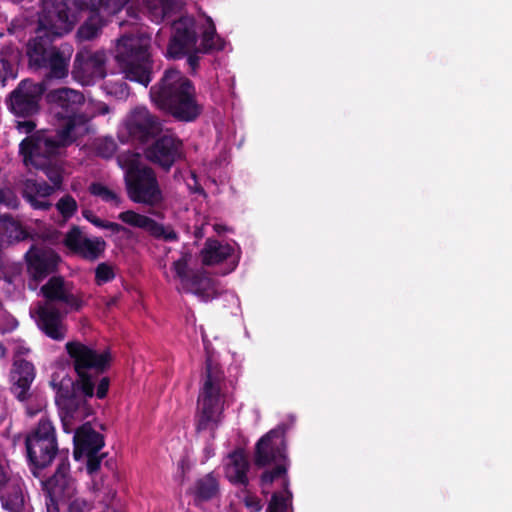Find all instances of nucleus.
Here are the masks:
<instances>
[{
    "instance_id": "34",
    "label": "nucleus",
    "mask_w": 512,
    "mask_h": 512,
    "mask_svg": "<svg viewBox=\"0 0 512 512\" xmlns=\"http://www.w3.org/2000/svg\"><path fill=\"white\" fill-rule=\"evenodd\" d=\"M88 191L91 195L101 198L106 203L114 204L116 207H119L122 203L121 198L116 192L100 182L91 183Z\"/></svg>"
},
{
    "instance_id": "27",
    "label": "nucleus",
    "mask_w": 512,
    "mask_h": 512,
    "mask_svg": "<svg viewBox=\"0 0 512 512\" xmlns=\"http://www.w3.org/2000/svg\"><path fill=\"white\" fill-rule=\"evenodd\" d=\"M189 493L194 497L196 504L210 501L220 493V484L217 476L210 472L195 480Z\"/></svg>"
},
{
    "instance_id": "22",
    "label": "nucleus",
    "mask_w": 512,
    "mask_h": 512,
    "mask_svg": "<svg viewBox=\"0 0 512 512\" xmlns=\"http://www.w3.org/2000/svg\"><path fill=\"white\" fill-rule=\"evenodd\" d=\"M54 192V186L47 184L46 181L27 178L21 182L22 197L35 210L46 211L50 209L51 203L46 200Z\"/></svg>"
},
{
    "instance_id": "12",
    "label": "nucleus",
    "mask_w": 512,
    "mask_h": 512,
    "mask_svg": "<svg viewBox=\"0 0 512 512\" xmlns=\"http://www.w3.org/2000/svg\"><path fill=\"white\" fill-rule=\"evenodd\" d=\"M106 54L104 51H93L83 47L77 51L72 74L83 84L94 83L106 76Z\"/></svg>"
},
{
    "instance_id": "55",
    "label": "nucleus",
    "mask_w": 512,
    "mask_h": 512,
    "mask_svg": "<svg viewBox=\"0 0 512 512\" xmlns=\"http://www.w3.org/2000/svg\"><path fill=\"white\" fill-rule=\"evenodd\" d=\"M63 426H64V428H66V423H65V422H63ZM65 431H67V432H68V430H67V429H65Z\"/></svg>"
},
{
    "instance_id": "18",
    "label": "nucleus",
    "mask_w": 512,
    "mask_h": 512,
    "mask_svg": "<svg viewBox=\"0 0 512 512\" xmlns=\"http://www.w3.org/2000/svg\"><path fill=\"white\" fill-rule=\"evenodd\" d=\"M118 219L127 225L145 230L150 236L158 240L175 242L179 238L177 232L171 226H164L156 220L133 210L119 213Z\"/></svg>"
},
{
    "instance_id": "42",
    "label": "nucleus",
    "mask_w": 512,
    "mask_h": 512,
    "mask_svg": "<svg viewBox=\"0 0 512 512\" xmlns=\"http://www.w3.org/2000/svg\"><path fill=\"white\" fill-rule=\"evenodd\" d=\"M7 51L5 49L1 50L0 53V71L4 73V78H14V68L13 64L6 57Z\"/></svg>"
},
{
    "instance_id": "30",
    "label": "nucleus",
    "mask_w": 512,
    "mask_h": 512,
    "mask_svg": "<svg viewBox=\"0 0 512 512\" xmlns=\"http://www.w3.org/2000/svg\"><path fill=\"white\" fill-rule=\"evenodd\" d=\"M197 47L201 54H210L213 51H221L225 48V41L217 35L216 27L211 18H208V26L202 32L201 41Z\"/></svg>"
},
{
    "instance_id": "15",
    "label": "nucleus",
    "mask_w": 512,
    "mask_h": 512,
    "mask_svg": "<svg viewBox=\"0 0 512 512\" xmlns=\"http://www.w3.org/2000/svg\"><path fill=\"white\" fill-rule=\"evenodd\" d=\"M41 486L45 494L47 512H59L58 500L69 497L72 489V478L69 476V465L66 459L53 475L46 480H41Z\"/></svg>"
},
{
    "instance_id": "19",
    "label": "nucleus",
    "mask_w": 512,
    "mask_h": 512,
    "mask_svg": "<svg viewBox=\"0 0 512 512\" xmlns=\"http://www.w3.org/2000/svg\"><path fill=\"white\" fill-rule=\"evenodd\" d=\"M41 294L47 301V305L53 303H62L66 306L65 313L68 311H79L83 307V300L71 293L63 276H52L41 287Z\"/></svg>"
},
{
    "instance_id": "44",
    "label": "nucleus",
    "mask_w": 512,
    "mask_h": 512,
    "mask_svg": "<svg viewBox=\"0 0 512 512\" xmlns=\"http://www.w3.org/2000/svg\"><path fill=\"white\" fill-rule=\"evenodd\" d=\"M99 228L108 229L114 234H118L121 232H124V233L129 232V230L125 226H123L119 223H116V222H110V221H106V220H102V225H100Z\"/></svg>"
},
{
    "instance_id": "38",
    "label": "nucleus",
    "mask_w": 512,
    "mask_h": 512,
    "mask_svg": "<svg viewBox=\"0 0 512 512\" xmlns=\"http://www.w3.org/2000/svg\"><path fill=\"white\" fill-rule=\"evenodd\" d=\"M115 278V273L111 265L102 262L95 269V283L98 286L111 282Z\"/></svg>"
},
{
    "instance_id": "4",
    "label": "nucleus",
    "mask_w": 512,
    "mask_h": 512,
    "mask_svg": "<svg viewBox=\"0 0 512 512\" xmlns=\"http://www.w3.org/2000/svg\"><path fill=\"white\" fill-rule=\"evenodd\" d=\"M150 98L159 110L179 122H194L203 112L193 82L176 69L164 72L160 81L151 87Z\"/></svg>"
},
{
    "instance_id": "53",
    "label": "nucleus",
    "mask_w": 512,
    "mask_h": 512,
    "mask_svg": "<svg viewBox=\"0 0 512 512\" xmlns=\"http://www.w3.org/2000/svg\"><path fill=\"white\" fill-rule=\"evenodd\" d=\"M0 350H1L2 352H4V351H5V348H4V346H3L2 344H0Z\"/></svg>"
},
{
    "instance_id": "51",
    "label": "nucleus",
    "mask_w": 512,
    "mask_h": 512,
    "mask_svg": "<svg viewBox=\"0 0 512 512\" xmlns=\"http://www.w3.org/2000/svg\"><path fill=\"white\" fill-rule=\"evenodd\" d=\"M112 2H114L115 5H124L126 4L129 0H111Z\"/></svg>"
},
{
    "instance_id": "21",
    "label": "nucleus",
    "mask_w": 512,
    "mask_h": 512,
    "mask_svg": "<svg viewBox=\"0 0 512 512\" xmlns=\"http://www.w3.org/2000/svg\"><path fill=\"white\" fill-rule=\"evenodd\" d=\"M74 458L80 460L84 454L99 453L104 447V436L94 430L89 423L80 426L73 436Z\"/></svg>"
},
{
    "instance_id": "13",
    "label": "nucleus",
    "mask_w": 512,
    "mask_h": 512,
    "mask_svg": "<svg viewBox=\"0 0 512 512\" xmlns=\"http://www.w3.org/2000/svg\"><path fill=\"white\" fill-rule=\"evenodd\" d=\"M128 135L140 143H147L162 131V123L146 107H135L124 121Z\"/></svg>"
},
{
    "instance_id": "40",
    "label": "nucleus",
    "mask_w": 512,
    "mask_h": 512,
    "mask_svg": "<svg viewBox=\"0 0 512 512\" xmlns=\"http://www.w3.org/2000/svg\"><path fill=\"white\" fill-rule=\"evenodd\" d=\"M188 260L189 255L183 254L181 258L173 262V270L176 276L181 280L182 284H184L191 275L188 274Z\"/></svg>"
},
{
    "instance_id": "8",
    "label": "nucleus",
    "mask_w": 512,
    "mask_h": 512,
    "mask_svg": "<svg viewBox=\"0 0 512 512\" xmlns=\"http://www.w3.org/2000/svg\"><path fill=\"white\" fill-rule=\"evenodd\" d=\"M115 58L126 79L145 87L152 81V60L146 39L122 36L117 43Z\"/></svg>"
},
{
    "instance_id": "46",
    "label": "nucleus",
    "mask_w": 512,
    "mask_h": 512,
    "mask_svg": "<svg viewBox=\"0 0 512 512\" xmlns=\"http://www.w3.org/2000/svg\"><path fill=\"white\" fill-rule=\"evenodd\" d=\"M82 216L87 220L89 221L91 224H93L94 226L96 227H100V225H102V219L97 217L93 211L89 210V209H83L82 210Z\"/></svg>"
},
{
    "instance_id": "17",
    "label": "nucleus",
    "mask_w": 512,
    "mask_h": 512,
    "mask_svg": "<svg viewBox=\"0 0 512 512\" xmlns=\"http://www.w3.org/2000/svg\"><path fill=\"white\" fill-rule=\"evenodd\" d=\"M36 377L34 364L15 355L10 370V392L20 402L28 401L31 396V385Z\"/></svg>"
},
{
    "instance_id": "26",
    "label": "nucleus",
    "mask_w": 512,
    "mask_h": 512,
    "mask_svg": "<svg viewBox=\"0 0 512 512\" xmlns=\"http://www.w3.org/2000/svg\"><path fill=\"white\" fill-rule=\"evenodd\" d=\"M186 292L195 294L204 302H208L217 297V291L213 280L204 272H194L190 278L183 284Z\"/></svg>"
},
{
    "instance_id": "7",
    "label": "nucleus",
    "mask_w": 512,
    "mask_h": 512,
    "mask_svg": "<svg viewBox=\"0 0 512 512\" xmlns=\"http://www.w3.org/2000/svg\"><path fill=\"white\" fill-rule=\"evenodd\" d=\"M288 427L285 424L278 425L263 435L255 445L254 464L258 468H264L271 464L275 467L265 470L260 477L261 486L272 484L276 479L284 477L289 466L287 454L286 433Z\"/></svg>"
},
{
    "instance_id": "54",
    "label": "nucleus",
    "mask_w": 512,
    "mask_h": 512,
    "mask_svg": "<svg viewBox=\"0 0 512 512\" xmlns=\"http://www.w3.org/2000/svg\"><path fill=\"white\" fill-rule=\"evenodd\" d=\"M237 266V262L234 263L233 267L231 268V270H234Z\"/></svg>"
},
{
    "instance_id": "32",
    "label": "nucleus",
    "mask_w": 512,
    "mask_h": 512,
    "mask_svg": "<svg viewBox=\"0 0 512 512\" xmlns=\"http://www.w3.org/2000/svg\"><path fill=\"white\" fill-rule=\"evenodd\" d=\"M234 476L233 481L243 486L248 485L247 472L249 469V463L246 459L245 454L242 451H234L230 454Z\"/></svg>"
},
{
    "instance_id": "28",
    "label": "nucleus",
    "mask_w": 512,
    "mask_h": 512,
    "mask_svg": "<svg viewBox=\"0 0 512 512\" xmlns=\"http://www.w3.org/2000/svg\"><path fill=\"white\" fill-rule=\"evenodd\" d=\"M234 248L230 244H222L216 239H207L200 252L202 264L212 266L228 259Z\"/></svg>"
},
{
    "instance_id": "6",
    "label": "nucleus",
    "mask_w": 512,
    "mask_h": 512,
    "mask_svg": "<svg viewBox=\"0 0 512 512\" xmlns=\"http://www.w3.org/2000/svg\"><path fill=\"white\" fill-rule=\"evenodd\" d=\"M224 372L220 365L208 356L205 361L204 382L198 397L196 432L209 430L212 438L221 422V389Z\"/></svg>"
},
{
    "instance_id": "39",
    "label": "nucleus",
    "mask_w": 512,
    "mask_h": 512,
    "mask_svg": "<svg viewBox=\"0 0 512 512\" xmlns=\"http://www.w3.org/2000/svg\"><path fill=\"white\" fill-rule=\"evenodd\" d=\"M20 200L13 189L0 187V206L15 210L19 207Z\"/></svg>"
},
{
    "instance_id": "31",
    "label": "nucleus",
    "mask_w": 512,
    "mask_h": 512,
    "mask_svg": "<svg viewBox=\"0 0 512 512\" xmlns=\"http://www.w3.org/2000/svg\"><path fill=\"white\" fill-rule=\"evenodd\" d=\"M150 19L155 23L162 22L177 8V0H143Z\"/></svg>"
},
{
    "instance_id": "49",
    "label": "nucleus",
    "mask_w": 512,
    "mask_h": 512,
    "mask_svg": "<svg viewBox=\"0 0 512 512\" xmlns=\"http://www.w3.org/2000/svg\"><path fill=\"white\" fill-rule=\"evenodd\" d=\"M164 171H169L174 162H157Z\"/></svg>"
},
{
    "instance_id": "35",
    "label": "nucleus",
    "mask_w": 512,
    "mask_h": 512,
    "mask_svg": "<svg viewBox=\"0 0 512 512\" xmlns=\"http://www.w3.org/2000/svg\"><path fill=\"white\" fill-rule=\"evenodd\" d=\"M77 208V202L70 194L64 195L56 203V209L64 220H69L72 218L76 213Z\"/></svg>"
},
{
    "instance_id": "1",
    "label": "nucleus",
    "mask_w": 512,
    "mask_h": 512,
    "mask_svg": "<svg viewBox=\"0 0 512 512\" xmlns=\"http://www.w3.org/2000/svg\"><path fill=\"white\" fill-rule=\"evenodd\" d=\"M65 350L72 360L77 379L66 376L58 384L53 379L52 384L57 389L55 401L58 407L67 416L76 417L86 409L87 398L107 396L110 379L107 376L98 378L110 368L112 355L108 348L99 353L80 341L67 342Z\"/></svg>"
},
{
    "instance_id": "41",
    "label": "nucleus",
    "mask_w": 512,
    "mask_h": 512,
    "mask_svg": "<svg viewBox=\"0 0 512 512\" xmlns=\"http://www.w3.org/2000/svg\"><path fill=\"white\" fill-rule=\"evenodd\" d=\"M106 455V453L99 455V453L91 452L83 455L86 458V471L89 475H94L100 469L102 460Z\"/></svg>"
},
{
    "instance_id": "36",
    "label": "nucleus",
    "mask_w": 512,
    "mask_h": 512,
    "mask_svg": "<svg viewBox=\"0 0 512 512\" xmlns=\"http://www.w3.org/2000/svg\"><path fill=\"white\" fill-rule=\"evenodd\" d=\"M39 162H30L35 168H42L49 180L53 183L55 187H59L62 184V174L60 170L56 167L58 162H41L45 165H38ZM24 164L28 165L29 162H24Z\"/></svg>"
},
{
    "instance_id": "29",
    "label": "nucleus",
    "mask_w": 512,
    "mask_h": 512,
    "mask_svg": "<svg viewBox=\"0 0 512 512\" xmlns=\"http://www.w3.org/2000/svg\"><path fill=\"white\" fill-rule=\"evenodd\" d=\"M0 234L5 236L8 242H20L29 238L28 231L11 215L0 216Z\"/></svg>"
},
{
    "instance_id": "24",
    "label": "nucleus",
    "mask_w": 512,
    "mask_h": 512,
    "mask_svg": "<svg viewBox=\"0 0 512 512\" xmlns=\"http://www.w3.org/2000/svg\"><path fill=\"white\" fill-rule=\"evenodd\" d=\"M38 326L49 338L61 341L65 338L66 329L62 323V314L52 305L38 309Z\"/></svg>"
},
{
    "instance_id": "23",
    "label": "nucleus",
    "mask_w": 512,
    "mask_h": 512,
    "mask_svg": "<svg viewBox=\"0 0 512 512\" xmlns=\"http://www.w3.org/2000/svg\"><path fill=\"white\" fill-rule=\"evenodd\" d=\"M78 5L81 10H89L90 14L78 28L77 37L81 41L92 40L100 34L103 27V21L99 13L103 0H80Z\"/></svg>"
},
{
    "instance_id": "10",
    "label": "nucleus",
    "mask_w": 512,
    "mask_h": 512,
    "mask_svg": "<svg viewBox=\"0 0 512 512\" xmlns=\"http://www.w3.org/2000/svg\"><path fill=\"white\" fill-rule=\"evenodd\" d=\"M199 40L198 24L190 15H184L174 20L171 25V35L167 45L166 56L179 60L191 50H196Z\"/></svg>"
},
{
    "instance_id": "5",
    "label": "nucleus",
    "mask_w": 512,
    "mask_h": 512,
    "mask_svg": "<svg viewBox=\"0 0 512 512\" xmlns=\"http://www.w3.org/2000/svg\"><path fill=\"white\" fill-rule=\"evenodd\" d=\"M25 447L30 472L35 478L43 479V470L56 459V469L66 459L70 466L68 450L60 451L55 428L47 418H41L38 424L26 435Z\"/></svg>"
},
{
    "instance_id": "43",
    "label": "nucleus",
    "mask_w": 512,
    "mask_h": 512,
    "mask_svg": "<svg viewBox=\"0 0 512 512\" xmlns=\"http://www.w3.org/2000/svg\"><path fill=\"white\" fill-rule=\"evenodd\" d=\"M244 504L251 512H260L262 509L260 499L254 495H246L244 497Z\"/></svg>"
},
{
    "instance_id": "50",
    "label": "nucleus",
    "mask_w": 512,
    "mask_h": 512,
    "mask_svg": "<svg viewBox=\"0 0 512 512\" xmlns=\"http://www.w3.org/2000/svg\"><path fill=\"white\" fill-rule=\"evenodd\" d=\"M134 157L135 158H123V160H139L140 159V154L136 153V154H134ZM116 160L120 161V160H122V158L120 156H117Z\"/></svg>"
},
{
    "instance_id": "33",
    "label": "nucleus",
    "mask_w": 512,
    "mask_h": 512,
    "mask_svg": "<svg viewBox=\"0 0 512 512\" xmlns=\"http://www.w3.org/2000/svg\"><path fill=\"white\" fill-rule=\"evenodd\" d=\"M92 151L97 157L103 159L112 158L118 151L116 140L111 136L97 137L92 142Z\"/></svg>"
},
{
    "instance_id": "16",
    "label": "nucleus",
    "mask_w": 512,
    "mask_h": 512,
    "mask_svg": "<svg viewBox=\"0 0 512 512\" xmlns=\"http://www.w3.org/2000/svg\"><path fill=\"white\" fill-rule=\"evenodd\" d=\"M27 272L34 281H42L58 270L61 261L52 248L31 246L25 254Z\"/></svg>"
},
{
    "instance_id": "14",
    "label": "nucleus",
    "mask_w": 512,
    "mask_h": 512,
    "mask_svg": "<svg viewBox=\"0 0 512 512\" xmlns=\"http://www.w3.org/2000/svg\"><path fill=\"white\" fill-rule=\"evenodd\" d=\"M63 244L72 254L88 261L99 259L106 249V242L103 238H88L77 225H73L66 232Z\"/></svg>"
},
{
    "instance_id": "48",
    "label": "nucleus",
    "mask_w": 512,
    "mask_h": 512,
    "mask_svg": "<svg viewBox=\"0 0 512 512\" xmlns=\"http://www.w3.org/2000/svg\"><path fill=\"white\" fill-rule=\"evenodd\" d=\"M110 112V107L105 103H100L98 106V113L101 115L108 114Z\"/></svg>"
},
{
    "instance_id": "3",
    "label": "nucleus",
    "mask_w": 512,
    "mask_h": 512,
    "mask_svg": "<svg viewBox=\"0 0 512 512\" xmlns=\"http://www.w3.org/2000/svg\"><path fill=\"white\" fill-rule=\"evenodd\" d=\"M70 0H43V11L39 18L36 36L27 44V55L31 65L49 68V75L61 79L68 75L69 56L56 49L53 42L70 31L75 17L69 7Z\"/></svg>"
},
{
    "instance_id": "45",
    "label": "nucleus",
    "mask_w": 512,
    "mask_h": 512,
    "mask_svg": "<svg viewBox=\"0 0 512 512\" xmlns=\"http://www.w3.org/2000/svg\"><path fill=\"white\" fill-rule=\"evenodd\" d=\"M201 51H198V47H196V50H191L185 57H187V64L191 68L193 72H195L199 67V61L200 57L199 54Z\"/></svg>"
},
{
    "instance_id": "2",
    "label": "nucleus",
    "mask_w": 512,
    "mask_h": 512,
    "mask_svg": "<svg viewBox=\"0 0 512 512\" xmlns=\"http://www.w3.org/2000/svg\"><path fill=\"white\" fill-rule=\"evenodd\" d=\"M47 98L52 105L54 116L65 122L54 133L37 131L24 138L19 144L22 160H33L34 157L45 160L65 157L68 147L76 140L75 130L85 126L89 121V118L80 112L85 101L81 92L63 87L49 92Z\"/></svg>"
},
{
    "instance_id": "11",
    "label": "nucleus",
    "mask_w": 512,
    "mask_h": 512,
    "mask_svg": "<svg viewBox=\"0 0 512 512\" xmlns=\"http://www.w3.org/2000/svg\"><path fill=\"white\" fill-rule=\"evenodd\" d=\"M44 82H34L30 79L22 80L9 94L7 105L17 117L30 118L38 114L40 100L45 92Z\"/></svg>"
},
{
    "instance_id": "37",
    "label": "nucleus",
    "mask_w": 512,
    "mask_h": 512,
    "mask_svg": "<svg viewBox=\"0 0 512 512\" xmlns=\"http://www.w3.org/2000/svg\"><path fill=\"white\" fill-rule=\"evenodd\" d=\"M288 496H284L279 492H274L268 503L266 512H286L288 503L291 498V493L287 491Z\"/></svg>"
},
{
    "instance_id": "47",
    "label": "nucleus",
    "mask_w": 512,
    "mask_h": 512,
    "mask_svg": "<svg viewBox=\"0 0 512 512\" xmlns=\"http://www.w3.org/2000/svg\"><path fill=\"white\" fill-rule=\"evenodd\" d=\"M17 127L25 133H31L35 129L36 123L33 120L19 121Z\"/></svg>"
},
{
    "instance_id": "20",
    "label": "nucleus",
    "mask_w": 512,
    "mask_h": 512,
    "mask_svg": "<svg viewBox=\"0 0 512 512\" xmlns=\"http://www.w3.org/2000/svg\"><path fill=\"white\" fill-rule=\"evenodd\" d=\"M145 160H185L183 141L175 134L159 136L145 148Z\"/></svg>"
},
{
    "instance_id": "25",
    "label": "nucleus",
    "mask_w": 512,
    "mask_h": 512,
    "mask_svg": "<svg viewBox=\"0 0 512 512\" xmlns=\"http://www.w3.org/2000/svg\"><path fill=\"white\" fill-rule=\"evenodd\" d=\"M0 500L5 510L10 512H32V507L26 500L23 483L18 479H8Z\"/></svg>"
},
{
    "instance_id": "9",
    "label": "nucleus",
    "mask_w": 512,
    "mask_h": 512,
    "mask_svg": "<svg viewBox=\"0 0 512 512\" xmlns=\"http://www.w3.org/2000/svg\"><path fill=\"white\" fill-rule=\"evenodd\" d=\"M124 170V181L129 199L134 203L158 207L164 202L156 173L142 162H118Z\"/></svg>"
},
{
    "instance_id": "52",
    "label": "nucleus",
    "mask_w": 512,
    "mask_h": 512,
    "mask_svg": "<svg viewBox=\"0 0 512 512\" xmlns=\"http://www.w3.org/2000/svg\"><path fill=\"white\" fill-rule=\"evenodd\" d=\"M17 325H18L17 320H16L15 318H13V319L11 320L10 330L15 329V328L17 327Z\"/></svg>"
}]
</instances>
